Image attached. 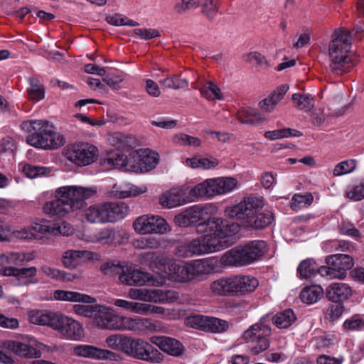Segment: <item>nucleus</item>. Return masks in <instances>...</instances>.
<instances>
[{"instance_id": "obj_1", "label": "nucleus", "mask_w": 364, "mask_h": 364, "mask_svg": "<svg viewBox=\"0 0 364 364\" xmlns=\"http://www.w3.org/2000/svg\"><path fill=\"white\" fill-rule=\"evenodd\" d=\"M196 231L203 235L190 243L189 250H208L211 248L221 250L234 242V236L240 231V226L223 218L210 216L197 225Z\"/></svg>"}, {"instance_id": "obj_2", "label": "nucleus", "mask_w": 364, "mask_h": 364, "mask_svg": "<svg viewBox=\"0 0 364 364\" xmlns=\"http://www.w3.org/2000/svg\"><path fill=\"white\" fill-rule=\"evenodd\" d=\"M264 252H226L218 259L211 257L194 260L191 263L183 262V283L198 281V277L219 272L224 266H246L260 259Z\"/></svg>"}, {"instance_id": "obj_3", "label": "nucleus", "mask_w": 364, "mask_h": 364, "mask_svg": "<svg viewBox=\"0 0 364 364\" xmlns=\"http://www.w3.org/2000/svg\"><path fill=\"white\" fill-rule=\"evenodd\" d=\"M351 40V33L343 28L336 29L331 36L328 46L329 70L336 75L347 73L355 66L350 55Z\"/></svg>"}, {"instance_id": "obj_4", "label": "nucleus", "mask_w": 364, "mask_h": 364, "mask_svg": "<svg viewBox=\"0 0 364 364\" xmlns=\"http://www.w3.org/2000/svg\"><path fill=\"white\" fill-rule=\"evenodd\" d=\"M106 343L112 349L120 350L127 355L135 359L158 363L164 358L163 354L149 343L123 334L108 336Z\"/></svg>"}, {"instance_id": "obj_5", "label": "nucleus", "mask_w": 364, "mask_h": 364, "mask_svg": "<svg viewBox=\"0 0 364 364\" xmlns=\"http://www.w3.org/2000/svg\"><path fill=\"white\" fill-rule=\"evenodd\" d=\"M21 127L31 133L26 137L30 146L41 149H55L63 146L64 136L56 132L53 124L46 120L31 119L24 121Z\"/></svg>"}, {"instance_id": "obj_6", "label": "nucleus", "mask_w": 364, "mask_h": 364, "mask_svg": "<svg viewBox=\"0 0 364 364\" xmlns=\"http://www.w3.org/2000/svg\"><path fill=\"white\" fill-rule=\"evenodd\" d=\"M270 321V315L267 314L244 331L242 337L248 343V351L252 355H258L269 347V337L272 333Z\"/></svg>"}, {"instance_id": "obj_7", "label": "nucleus", "mask_w": 364, "mask_h": 364, "mask_svg": "<svg viewBox=\"0 0 364 364\" xmlns=\"http://www.w3.org/2000/svg\"><path fill=\"white\" fill-rule=\"evenodd\" d=\"M141 257L146 260L149 259L148 262L149 268L161 278L182 282L181 266L174 259L158 257L154 259V252H145Z\"/></svg>"}, {"instance_id": "obj_8", "label": "nucleus", "mask_w": 364, "mask_h": 364, "mask_svg": "<svg viewBox=\"0 0 364 364\" xmlns=\"http://www.w3.org/2000/svg\"><path fill=\"white\" fill-rule=\"evenodd\" d=\"M63 154L67 160L75 165L85 166L97 159L98 149L89 143H78L67 146Z\"/></svg>"}, {"instance_id": "obj_9", "label": "nucleus", "mask_w": 364, "mask_h": 364, "mask_svg": "<svg viewBox=\"0 0 364 364\" xmlns=\"http://www.w3.org/2000/svg\"><path fill=\"white\" fill-rule=\"evenodd\" d=\"M96 189L78 186H65L56 189L55 197L61 198L74 211L82 208L85 201L96 194Z\"/></svg>"}, {"instance_id": "obj_10", "label": "nucleus", "mask_w": 364, "mask_h": 364, "mask_svg": "<svg viewBox=\"0 0 364 364\" xmlns=\"http://www.w3.org/2000/svg\"><path fill=\"white\" fill-rule=\"evenodd\" d=\"M263 205L261 197L251 196L245 197L238 204L226 207L225 214L228 218L242 220L245 225Z\"/></svg>"}, {"instance_id": "obj_11", "label": "nucleus", "mask_w": 364, "mask_h": 364, "mask_svg": "<svg viewBox=\"0 0 364 364\" xmlns=\"http://www.w3.org/2000/svg\"><path fill=\"white\" fill-rule=\"evenodd\" d=\"M137 151H132L129 156L117 151L108 154L101 159L100 164L104 170L108 171L113 168L122 169L124 171L139 173L141 170L140 159H136Z\"/></svg>"}, {"instance_id": "obj_12", "label": "nucleus", "mask_w": 364, "mask_h": 364, "mask_svg": "<svg viewBox=\"0 0 364 364\" xmlns=\"http://www.w3.org/2000/svg\"><path fill=\"white\" fill-rule=\"evenodd\" d=\"M220 196L217 178L204 180L193 186H187L183 189V203H191L200 199H212Z\"/></svg>"}, {"instance_id": "obj_13", "label": "nucleus", "mask_w": 364, "mask_h": 364, "mask_svg": "<svg viewBox=\"0 0 364 364\" xmlns=\"http://www.w3.org/2000/svg\"><path fill=\"white\" fill-rule=\"evenodd\" d=\"M327 266H322L319 268V273L324 276H329L331 278L343 279L346 277L347 271L354 265L352 257L345 254H336L326 258Z\"/></svg>"}, {"instance_id": "obj_14", "label": "nucleus", "mask_w": 364, "mask_h": 364, "mask_svg": "<svg viewBox=\"0 0 364 364\" xmlns=\"http://www.w3.org/2000/svg\"><path fill=\"white\" fill-rule=\"evenodd\" d=\"M51 328L66 339L77 341L84 336L82 326L78 321L60 313L55 314Z\"/></svg>"}, {"instance_id": "obj_15", "label": "nucleus", "mask_w": 364, "mask_h": 364, "mask_svg": "<svg viewBox=\"0 0 364 364\" xmlns=\"http://www.w3.org/2000/svg\"><path fill=\"white\" fill-rule=\"evenodd\" d=\"M134 230L139 234H164L169 230L165 219L159 215H143L133 223Z\"/></svg>"}, {"instance_id": "obj_16", "label": "nucleus", "mask_w": 364, "mask_h": 364, "mask_svg": "<svg viewBox=\"0 0 364 364\" xmlns=\"http://www.w3.org/2000/svg\"><path fill=\"white\" fill-rule=\"evenodd\" d=\"M175 291L159 289H131L129 295L132 299L154 303H166L175 297Z\"/></svg>"}, {"instance_id": "obj_17", "label": "nucleus", "mask_w": 364, "mask_h": 364, "mask_svg": "<svg viewBox=\"0 0 364 364\" xmlns=\"http://www.w3.org/2000/svg\"><path fill=\"white\" fill-rule=\"evenodd\" d=\"M218 212V207L213 203L195 205L183 211V226H188L198 222L205 215H213Z\"/></svg>"}, {"instance_id": "obj_18", "label": "nucleus", "mask_w": 364, "mask_h": 364, "mask_svg": "<svg viewBox=\"0 0 364 364\" xmlns=\"http://www.w3.org/2000/svg\"><path fill=\"white\" fill-rule=\"evenodd\" d=\"M0 347L18 356L27 358H39L42 355L41 350L38 348L16 341H5Z\"/></svg>"}, {"instance_id": "obj_19", "label": "nucleus", "mask_w": 364, "mask_h": 364, "mask_svg": "<svg viewBox=\"0 0 364 364\" xmlns=\"http://www.w3.org/2000/svg\"><path fill=\"white\" fill-rule=\"evenodd\" d=\"M101 309L96 313L94 323L98 327L105 329H119L121 327V318L113 313V311L101 305Z\"/></svg>"}, {"instance_id": "obj_20", "label": "nucleus", "mask_w": 364, "mask_h": 364, "mask_svg": "<svg viewBox=\"0 0 364 364\" xmlns=\"http://www.w3.org/2000/svg\"><path fill=\"white\" fill-rule=\"evenodd\" d=\"M33 230L42 234L69 236L73 234V228L70 224L63 222L60 224H51L48 221H41L33 224Z\"/></svg>"}, {"instance_id": "obj_21", "label": "nucleus", "mask_w": 364, "mask_h": 364, "mask_svg": "<svg viewBox=\"0 0 364 364\" xmlns=\"http://www.w3.org/2000/svg\"><path fill=\"white\" fill-rule=\"evenodd\" d=\"M352 295L350 287L346 283H333L329 285L326 291V296L333 303H342Z\"/></svg>"}, {"instance_id": "obj_22", "label": "nucleus", "mask_w": 364, "mask_h": 364, "mask_svg": "<svg viewBox=\"0 0 364 364\" xmlns=\"http://www.w3.org/2000/svg\"><path fill=\"white\" fill-rule=\"evenodd\" d=\"M104 203L107 223L121 220L129 213V208L124 202H105Z\"/></svg>"}, {"instance_id": "obj_23", "label": "nucleus", "mask_w": 364, "mask_h": 364, "mask_svg": "<svg viewBox=\"0 0 364 364\" xmlns=\"http://www.w3.org/2000/svg\"><path fill=\"white\" fill-rule=\"evenodd\" d=\"M83 258L87 260H97L100 255L97 252H65L62 262L65 267L75 269Z\"/></svg>"}, {"instance_id": "obj_24", "label": "nucleus", "mask_w": 364, "mask_h": 364, "mask_svg": "<svg viewBox=\"0 0 364 364\" xmlns=\"http://www.w3.org/2000/svg\"><path fill=\"white\" fill-rule=\"evenodd\" d=\"M236 296L251 293L258 287V280L250 275H235Z\"/></svg>"}, {"instance_id": "obj_25", "label": "nucleus", "mask_w": 364, "mask_h": 364, "mask_svg": "<svg viewBox=\"0 0 364 364\" xmlns=\"http://www.w3.org/2000/svg\"><path fill=\"white\" fill-rule=\"evenodd\" d=\"M153 343L159 346L164 352L171 355H179L182 353L180 342L174 338L166 336H154L151 338Z\"/></svg>"}, {"instance_id": "obj_26", "label": "nucleus", "mask_w": 364, "mask_h": 364, "mask_svg": "<svg viewBox=\"0 0 364 364\" xmlns=\"http://www.w3.org/2000/svg\"><path fill=\"white\" fill-rule=\"evenodd\" d=\"M152 277L149 273L139 270H134L119 277L121 283L129 286H143L150 282Z\"/></svg>"}, {"instance_id": "obj_27", "label": "nucleus", "mask_w": 364, "mask_h": 364, "mask_svg": "<svg viewBox=\"0 0 364 364\" xmlns=\"http://www.w3.org/2000/svg\"><path fill=\"white\" fill-rule=\"evenodd\" d=\"M135 155L136 159H140L141 173L154 169L159 161V154L149 149H139Z\"/></svg>"}, {"instance_id": "obj_28", "label": "nucleus", "mask_w": 364, "mask_h": 364, "mask_svg": "<svg viewBox=\"0 0 364 364\" xmlns=\"http://www.w3.org/2000/svg\"><path fill=\"white\" fill-rule=\"evenodd\" d=\"M148 188L146 185L137 186L134 184H126L123 186L114 185L112 188V193L119 198H127L136 197L146 193Z\"/></svg>"}, {"instance_id": "obj_29", "label": "nucleus", "mask_w": 364, "mask_h": 364, "mask_svg": "<svg viewBox=\"0 0 364 364\" xmlns=\"http://www.w3.org/2000/svg\"><path fill=\"white\" fill-rule=\"evenodd\" d=\"M105 203H97L85 210L84 217L88 223L95 224L107 223Z\"/></svg>"}, {"instance_id": "obj_30", "label": "nucleus", "mask_w": 364, "mask_h": 364, "mask_svg": "<svg viewBox=\"0 0 364 364\" xmlns=\"http://www.w3.org/2000/svg\"><path fill=\"white\" fill-rule=\"evenodd\" d=\"M55 198V200L45 204L43 210L46 214L61 218L64 217L68 213L73 211L69 204L65 203L61 198Z\"/></svg>"}, {"instance_id": "obj_31", "label": "nucleus", "mask_w": 364, "mask_h": 364, "mask_svg": "<svg viewBox=\"0 0 364 364\" xmlns=\"http://www.w3.org/2000/svg\"><path fill=\"white\" fill-rule=\"evenodd\" d=\"M54 298L60 301L82 302L85 304H92L96 301L95 298L87 294L64 290H56L54 292Z\"/></svg>"}, {"instance_id": "obj_32", "label": "nucleus", "mask_w": 364, "mask_h": 364, "mask_svg": "<svg viewBox=\"0 0 364 364\" xmlns=\"http://www.w3.org/2000/svg\"><path fill=\"white\" fill-rule=\"evenodd\" d=\"M182 189L172 188L161 193L159 197V203L164 208H173L181 205Z\"/></svg>"}, {"instance_id": "obj_33", "label": "nucleus", "mask_w": 364, "mask_h": 364, "mask_svg": "<svg viewBox=\"0 0 364 364\" xmlns=\"http://www.w3.org/2000/svg\"><path fill=\"white\" fill-rule=\"evenodd\" d=\"M37 269L35 267L16 268L13 267H6L4 264H0V274L3 276H14L18 280L21 279L32 278L36 275Z\"/></svg>"}, {"instance_id": "obj_34", "label": "nucleus", "mask_w": 364, "mask_h": 364, "mask_svg": "<svg viewBox=\"0 0 364 364\" xmlns=\"http://www.w3.org/2000/svg\"><path fill=\"white\" fill-rule=\"evenodd\" d=\"M270 315L271 320L273 323L278 328H287L290 327L296 320V316L294 311L291 309H287L275 315Z\"/></svg>"}, {"instance_id": "obj_35", "label": "nucleus", "mask_w": 364, "mask_h": 364, "mask_svg": "<svg viewBox=\"0 0 364 364\" xmlns=\"http://www.w3.org/2000/svg\"><path fill=\"white\" fill-rule=\"evenodd\" d=\"M56 312L31 310L28 313V320L31 323L40 325L48 326L51 328Z\"/></svg>"}, {"instance_id": "obj_36", "label": "nucleus", "mask_w": 364, "mask_h": 364, "mask_svg": "<svg viewBox=\"0 0 364 364\" xmlns=\"http://www.w3.org/2000/svg\"><path fill=\"white\" fill-rule=\"evenodd\" d=\"M273 220L272 213L269 210H264L262 213L259 214L257 213L254 215L245 226L255 229H262L270 225Z\"/></svg>"}, {"instance_id": "obj_37", "label": "nucleus", "mask_w": 364, "mask_h": 364, "mask_svg": "<svg viewBox=\"0 0 364 364\" xmlns=\"http://www.w3.org/2000/svg\"><path fill=\"white\" fill-rule=\"evenodd\" d=\"M323 294V290L319 285H312L305 287L300 294L301 300L308 304H312L320 300Z\"/></svg>"}, {"instance_id": "obj_38", "label": "nucleus", "mask_w": 364, "mask_h": 364, "mask_svg": "<svg viewBox=\"0 0 364 364\" xmlns=\"http://www.w3.org/2000/svg\"><path fill=\"white\" fill-rule=\"evenodd\" d=\"M34 252H31L26 255L24 252H9V255L1 254L0 259L2 262H6L9 264L20 265L24 261H30L34 258Z\"/></svg>"}, {"instance_id": "obj_39", "label": "nucleus", "mask_w": 364, "mask_h": 364, "mask_svg": "<svg viewBox=\"0 0 364 364\" xmlns=\"http://www.w3.org/2000/svg\"><path fill=\"white\" fill-rule=\"evenodd\" d=\"M238 120L243 124L255 126L259 123L261 120L259 112L251 107H244L237 112Z\"/></svg>"}, {"instance_id": "obj_40", "label": "nucleus", "mask_w": 364, "mask_h": 364, "mask_svg": "<svg viewBox=\"0 0 364 364\" xmlns=\"http://www.w3.org/2000/svg\"><path fill=\"white\" fill-rule=\"evenodd\" d=\"M29 87L27 88L28 99L38 102L45 97V90L39 80L35 77H28Z\"/></svg>"}, {"instance_id": "obj_41", "label": "nucleus", "mask_w": 364, "mask_h": 364, "mask_svg": "<svg viewBox=\"0 0 364 364\" xmlns=\"http://www.w3.org/2000/svg\"><path fill=\"white\" fill-rule=\"evenodd\" d=\"M292 100L296 108L305 112L314 107V99L309 94L295 93L292 95Z\"/></svg>"}, {"instance_id": "obj_42", "label": "nucleus", "mask_w": 364, "mask_h": 364, "mask_svg": "<svg viewBox=\"0 0 364 364\" xmlns=\"http://www.w3.org/2000/svg\"><path fill=\"white\" fill-rule=\"evenodd\" d=\"M41 270L46 276L58 281L71 282L75 278V277L70 273L47 265L42 266Z\"/></svg>"}, {"instance_id": "obj_43", "label": "nucleus", "mask_w": 364, "mask_h": 364, "mask_svg": "<svg viewBox=\"0 0 364 364\" xmlns=\"http://www.w3.org/2000/svg\"><path fill=\"white\" fill-rule=\"evenodd\" d=\"M228 328L229 324L227 321L207 316L205 331L223 333L228 331Z\"/></svg>"}, {"instance_id": "obj_44", "label": "nucleus", "mask_w": 364, "mask_h": 364, "mask_svg": "<svg viewBox=\"0 0 364 364\" xmlns=\"http://www.w3.org/2000/svg\"><path fill=\"white\" fill-rule=\"evenodd\" d=\"M313 200L314 197L309 193L304 195L295 194L291 198L290 206L293 210H298L310 205Z\"/></svg>"}, {"instance_id": "obj_45", "label": "nucleus", "mask_w": 364, "mask_h": 364, "mask_svg": "<svg viewBox=\"0 0 364 364\" xmlns=\"http://www.w3.org/2000/svg\"><path fill=\"white\" fill-rule=\"evenodd\" d=\"M132 245L136 249H157L159 247V241L154 237H141L134 240Z\"/></svg>"}, {"instance_id": "obj_46", "label": "nucleus", "mask_w": 364, "mask_h": 364, "mask_svg": "<svg viewBox=\"0 0 364 364\" xmlns=\"http://www.w3.org/2000/svg\"><path fill=\"white\" fill-rule=\"evenodd\" d=\"M207 316L193 314L186 316L184 320V324L190 328L200 329L205 331Z\"/></svg>"}, {"instance_id": "obj_47", "label": "nucleus", "mask_w": 364, "mask_h": 364, "mask_svg": "<svg viewBox=\"0 0 364 364\" xmlns=\"http://www.w3.org/2000/svg\"><path fill=\"white\" fill-rule=\"evenodd\" d=\"M220 196L232 192L237 185V181L233 177H218Z\"/></svg>"}, {"instance_id": "obj_48", "label": "nucleus", "mask_w": 364, "mask_h": 364, "mask_svg": "<svg viewBox=\"0 0 364 364\" xmlns=\"http://www.w3.org/2000/svg\"><path fill=\"white\" fill-rule=\"evenodd\" d=\"M356 168V161L348 159L343 161L338 164L333 171V174L335 176H340L353 172Z\"/></svg>"}, {"instance_id": "obj_49", "label": "nucleus", "mask_w": 364, "mask_h": 364, "mask_svg": "<svg viewBox=\"0 0 364 364\" xmlns=\"http://www.w3.org/2000/svg\"><path fill=\"white\" fill-rule=\"evenodd\" d=\"M74 311L76 314L86 317H93L96 316V313L102 308L100 304H75Z\"/></svg>"}, {"instance_id": "obj_50", "label": "nucleus", "mask_w": 364, "mask_h": 364, "mask_svg": "<svg viewBox=\"0 0 364 364\" xmlns=\"http://www.w3.org/2000/svg\"><path fill=\"white\" fill-rule=\"evenodd\" d=\"M210 289L216 296H230L225 277H221L211 282Z\"/></svg>"}, {"instance_id": "obj_51", "label": "nucleus", "mask_w": 364, "mask_h": 364, "mask_svg": "<svg viewBox=\"0 0 364 364\" xmlns=\"http://www.w3.org/2000/svg\"><path fill=\"white\" fill-rule=\"evenodd\" d=\"M301 134L299 131L291 129H283L274 131H269L264 133V136L271 140H275L288 136H298Z\"/></svg>"}, {"instance_id": "obj_52", "label": "nucleus", "mask_w": 364, "mask_h": 364, "mask_svg": "<svg viewBox=\"0 0 364 364\" xmlns=\"http://www.w3.org/2000/svg\"><path fill=\"white\" fill-rule=\"evenodd\" d=\"M101 272L108 276H121L124 274V267L120 264L119 262L114 263V262H107L101 265Z\"/></svg>"}, {"instance_id": "obj_53", "label": "nucleus", "mask_w": 364, "mask_h": 364, "mask_svg": "<svg viewBox=\"0 0 364 364\" xmlns=\"http://www.w3.org/2000/svg\"><path fill=\"white\" fill-rule=\"evenodd\" d=\"M134 139L132 136L122 133H116L112 137V142L120 149H128L132 146Z\"/></svg>"}, {"instance_id": "obj_54", "label": "nucleus", "mask_w": 364, "mask_h": 364, "mask_svg": "<svg viewBox=\"0 0 364 364\" xmlns=\"http://www.w3.org/2000/svg\"><path fill=\"white\" fill-rule=\"evenodd\" d=\"M22 171L24 173L26 176L31 178H34L38 176H44L49 173L48 168L46 167L31 164L23 165L22 168Z\"/></svg>"}, {"instance_id": "obj_55", "label": "nucleus", "mask_w": 364, "mask_h": 364, "mask_svg": "<svg viewBox=\"0 0 364 364\" xmlns=\"http://www.w3.org/2000/svg\"><path fill=\"white\" fill-rule=\"evenodd\" d=\"M200 92L203 96L208 100H220L222 98L220 90L212 82H208L206 85L201 88Z\"/></svg>"}, {"instance_id": "obj_56", "label": "nucleus", "mask_w": 364, "mask_h": 364, "mask_svg": "<svg viewBox=\"0 0 364 364\" xmlns=\"http://www.w3.org/2000/svg\"><path fill=\"white\" fill-rule=\"evenodd\" d=\"M98 348L88 345H78L74 348V353L79 356L97 359Z\"/></svg>"}, {"instance_id": "obj_57", "label": "nucleus", "mask_w": 364, "mask_h": 364, "mask_svg": "<svg viewBox=\"0 0 364 364\" xmlns=\"http://www.w3.org/2000/svg\"><path fill=\"white\" fill-rule=\"evenodd\" d=\"M218 11V0H203L202 3V13L208 19H213Z\"/></svg>"}, {"instance_id": "obj_58", "label": "nucleus", "mask_w": 364, "mask_h": 364, "mask_svg": "<svg viewBox=\"0 0 364 364\" xmlns=\"http://www.w3.org/2000/svg\"><path fill=\"white\" fill-rule=\"evenodd\" d=\"M116 237L115 230L112 228H102L95 235L97 242L102 244H108L112 242Z\"/></svg>"}, {"instance_id": "obj_59", "label": "nucleus", "mask_w": 364, "mask_h": 364, "mask_svg": "<svg viewBox=\"0 0 364 364\" xmlns=\"http://www.w3.org/2000/svg\"><path fill=\"white\" fill-rule=\"evenodd\" d=\"M348 198L353 201H360L364 198V183L355 185L346 192Z\"/></svg>"}, {"instance_id": "obj_60", "label": "nucleus", "mask_w": 364, "mask_h": 364, "mask_svg": "<svg viewBox=\"0 0 364 364\" xmlns=\"http://www.w3.org/2000/svg\"><path fill=\"white\" fill-rule=\"evenodd\" d=\"M288 90L289 86L286 84L279 86L268 97L265 98V103H268L269 100H272L273 102L272 105L275 107L283 99L284 95L287 93Z\"/></svg>"}, {"instance_id": "obj_61", "label": "nucleus", "mask_w": 364, "mask_h": 364, "mask_svg": "<svg viewBox=\"0 0 364 364\" xmlns=\"http://www.w3.org/2000/svg\"><path fill=\"white\" fill-rule=\"evenodd\" d=\"M343 326L345 329L350 331L361 330L364 328V320L358 315H354L351 318L346 319Z\"/></svg>"}, {"instance_id": "obj_62", "label": "nucleus", "mask_w": 364, "mask_h": 364, "mask_svg": "<svg viewBox=\"0 0 364 364\" xmlns=\"http://www.w3.org/2000/svg\"><path fill=\"white\" fill-rule=\"evenodd\" d=\"M343 311V305L338 302L330 304L326 309V314L330 320L334 321L340 318Z\"/></svg>"}, {"instance_id": "obj_63", "label": "nucleus", "mask_w": 364, "mask_h": 364, "mask_svg": "<svg viewBox=\"0 0 364 364\" xmlns=\"http://www.w3.org/2000/svg\"><path fill=\"white\" fill-rule=\"evenodd\" d=\"M36 233H39L33 230V225L30 228H24L20 230H15L12 232V235L14 237L25 240L29 241L33 238H36Z\"/></svg>"}, {"instance_id": "obj_64", "label": "nucleus", "mask_w": 364, "mask_h": 364, "mask_svg": "<svg viewBox=\"0 0 364 364\" xmlns=\"http://www.w3.org/2000/svg\"><path fill=\"white\" fill-rule=\"evenodd\" d=\"M134 33L142 40H149L160 36L159 31L153 28H136Z\"/></svg>"}]
</instances>
